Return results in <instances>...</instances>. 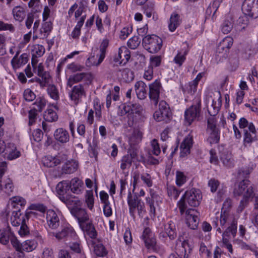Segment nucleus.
I'll list each match as a JSON object with an SVG mask.
<instances>
[{
  "label": "nucleus",
  "mask_w": 258,
  "mask_h": 258,
  "mask_svg": "<svg viewBox=\"0 0 258 258\" xmlns=\"http://www.w3.org/2000/svg\"><path fill=\"white\" fill-rule=\"evenodd\" d=\"M70 99L75 104L77 105L82 101L83 97L86 96V92L84 86L79 84L73 86L69 93Z\"/></svg>",
  "instance_id": "10"
},
{
  "label": "nucleus",
  "mask_w": 258,
  "mask_h": 258,
  "mask_svg": "<svg viewBox=\"0 0 258 258\" xmlns=\"http://www.w3.org/2000/svg\"><path fill=\"white\" fill-rule=\"evenodd\" d=\"M46 104V100L43 97H39L33 103V109H35L37 111L41 112L45 107Z\"/></svg>",
  "instance_id": "44"
},
{
  "label": "nucleus",
  "mask_w": 258,
  "mask_h": 258,
  "mask_svg": "<svg viewBox=\"0 0 258 258\" xmlns=\"http://www.w3.org/2000/svg\"><path fill=\"white\" fill-rule=\"evenodd\" d=\"M84 233L88 235L91 238L95 239L97 236V232L91 220H89L80 225Z\"/></svg>",
  "instance_id": "20"
},
{
  "label": "nucleus",
  "mask_w": 258,
  "mask_h": 258,
  "mask_svg": "<svg viewBox=\"0 0 258 258\" xmlns=\"http://www.w3.org/2000/svg\"><path fill=\"white\" fill-rule=\"evenodd\" d=\"M151 198L147 197L146 198V201L147 204L150 206V213L151 214V216L155 217L156 215V208L154 206V201L156 200L157 202L159 199H160V197L155 193H151Z\"/></svg>",
  "instance_id": "32"
},
{
  "label": "nucleus",
  "mask_w": 258,
  "mask_h": 258,
  "mask_svg": "<svg viewBox=\"0 0 258 258\" xmlns=\"http://www.w3.org/2000/svg\"><path fill=\"white\" fill-rule=\"evenodd\" d=\"M242 10L245 15L253 18L258 17V0H245L242 6Z\"/></svg>",
  "instance_id": "9"
},
{
  "label": "nucleus",
  "mask_w": 258,
  "mask_h": 258,
  "mask_svg": "<svg viewBox=\"0 0 258 258\" xmlns=\"http://www.w3.org/2000/svg\"><path fill=\"white\" fill-rule=\"evenodd\" d=\"M180 238L179 237L175 247L176 252L180 258H187L191 248L187 241L184 240L181 242Z\"/></svg>",
  "instance_id": "13"
},
{
  "label": "nucleus",
  "mask_w": 258,
  "mask_h": 258,
  "mask_svg": "<svg viewBox=\"0 0 258 258\" xmlns=\"http://www.w3.org/2000/svg\"><path fill=\"white\" fill-rule=\"evenodd\" d=\"M187 53V51H185L183 54L179 52L174 58L175 63L177 64L179 66H181L185 60V56Z\"/></svg>",
  "instance_id": "56"
},
{
  "label": "nucleus",
  "mask_w": 258,
  "mask_h": 258,
  "mask_svg": "<svg viewBox=\"0 0 258 258\" xmlns=\"http://www.w3.org/2000/svg\"><path fill=\"white\" fill-rule=\"evenodd\" d=\"M186 181V177L183 172L177 171L176 173V183L178 186L182 185Z\"/></svg>",
  "instance_id": "52"
},
{
  "label": "nucleus",
  "mask_w": 258,
  "mask_h": 258,
  "mask_svg": "<svg viewBox=\"0 0 258 258\" xmlns=\"http://www.w3.org/2000/svg\"><path fill=\"white\" fill-rule=\"evenodd\" d=\"M10 240L12 245L16 250L19 252L22 251V243H21L15 236L12 235Z\"/></svg>",
  "instance_id": "57"
},
{
  "label": "nucleus",
  "mask_w": 258,
  "mask_h": 258,
  "mask_svg": "<svg viewBox=\"0 0 258 258\" xmlns=\"http://www.w3.org/2000/svg\"><path fill=\"white\" fill-rule=\"evenodd\" d=\"M86 76V73H81L71 75L67 81V86L72 87L73 85L81 82Z\"/></svg>",
  "instance_id": "33"
},
{
  "label": "nucleus",
  "mask_w": 258,
  "mask_h": 258,
  "mask_svg": "<svg viewBox=\"0 0 258 258\" xmlns=\"http://www.w3.org/2000/svg\"><path fill=\"white\" fill-rule=\"evenodd\" d=\"M184 212L186 223L188 227L193 230L197 229L200 221L199 212L195 209H186Z\"/></svg>",
  "instance_id": "11"
},
{
  "label": "nucleus",
  "mask_w": 258,
  "mask_h": 258,
  "mask_svg": "<svg viewBox=\"0 0 258 258\" xmlns=\"http://www.w3.org/2000/svg\"><path fill=\"white\" fill-rule=\"evenodd\" d=\"M12 233L9 230H3L0 232V243L4 245L9 243L11 239Z\"/></svg>",
  "instance_id": "42"
},
{
  "label": "nucleus",
  "mask_w": 258,
  "mask_h": 258,
  "mask_svg": "<svg viewBox=\"0 0 258 258\" xmlns=\"http://www.w3.org/2000/svg\"><path fill=\"white\" fill-rule=\"evenodd\" d=\"M57 192L59 195V199L66 205H72L73 203L75 204L77 200L75 197H72L69 194L70 187L69 181L63 180L59 182L56 186Z\"/></svg>",
  "instance_id": "6"
},
{
  "label": "nucleus",
  "mask_w": 258,
  "mask_h": 258,
  "mask_svg": "<svg viewBox=\"0 0 258 258\" xmlns=\"http://www.w3.org/2000/svg\"><path fill=\"white\" fill-rule=\"evenodd\" d=\"M201 110V100L196 98L194 104L187 109L184 112L185 122L186 125H190L191 123L198 119Z\"/></svg>",
  "instance_id": "7"
},
{
  "label": "nucleus",
  "mask_w": 258,
  "mask_h": 258,
  "mask_svg": "<svg viewBox=\"0 0 258 258\" xmlns=\"http://www.w3.org/2000/svg\"><path fill=\"white\" fill-rule=\"evenodd\" d=\"M94 251L98 256H103L107 253L105 247L101 244H96L94 246Z\"/></svg>",
  "instance_id": "55"
},
{
  "label": "nucleus",
  "mask_w": 258,
  "mask_h": 258,
  "mask_svg": "<svg viewBox=\"0 0 258 258\" xmlns=\"http://www.w3.org/2000/svg\"><path fill=\"white\" fill-rule=\"evenodd\" d=\"M127 201L130 215L135 218V212L137 210L139 217L143 218L146 213L144 202L136 194L132 195L131 191L128 193Z\"/></svg>",
  "instance_id": "2"
},
{
  "label": "nucleus",
  "mask_w": 258,
  "mask_h": 258,
  "mask_svg": "<svg viewBox=\"0 0 258 258\" xmlns=\"http://www.w3.org/2000/svg\"><path fill=\"white\" fill-rule=\"evenodd\" d=\"M160 87V83L157 80L149 85V96L150 99L154 101L155 105H157L158 102Z\"/></svg>",
  "instance_id": "17"
},
{
  "label": "nucleus",
  "mask_w": 258,
  "mask_h": 258,
  "mask_svg": "<svg viewBox=\"0 0 258 258\" xmlns=\"http://www.w3.org/2000/svg\"><path fill=\"white\" fill-rule=\"evenodd\" d=\"M67 68L69 70L73 73L76 72H81L84 69L83 66L75 63H72L68 64Z\"/></svg>",
  "instance_id": "61"
},
{
  "label": "nucleus",
  "mask_w": 258,
  "mask_h": 258,
  "mask_svg": "<svg viewBox=\"0 0 258 258\" xmlns=\"http://www.w3.org/2000/svg\"><path fill=\"white\" fill-rule=\"evenodd\" d=\"M237 232V225L233 221L231 225L229 226L225 231L223 232V235L229 237L230 233H231L233 237H234Z\"/></svg>",
  "instance_id": "49"
},
{
  "label": "nucleus",
  "mask_w": 258,
  "mask_h": 258,
  "mask_svg": "<svg viewBox=\"0 0 258 258\" xmlns=\"http://www.w3.org/2000/svg\"><path fill=\"white\" fill-rule=\"evenodd\" d=\"M37 111L34 109H31L29 111V125H31L35 121L37 116Z\"/></svg>",
  "instance_id": "63"
},
{
  "label": "nucleus",
  "mask_w": 258,
  "mask_h": 258,
  "mask_svg": "<svg viewBox=\"0 0 258 258\" xmlns=\"http://www.w3.org/2000/svg\"><path fill=\"white\" fill-rule=\"evenodd\" d=\"M142 238L148 249H154L156 244V240L151 229L147 227L143 231Z\"/></svg>",
  "instance_id": "14"
},
{
  "label": "nucleus",
  "mask_w": 258,
  "mask_h": 258,
  "mask_svg": "<svg viewBox=\"0 0 258 258\" xmlns=\"http://www.w3.org/2000/svg\"><path fill=\"white\" fill-rule=\"evenodd\" d=\"M45 52V48L41 45H35L31 51V54L32 56H37L40 57L42 56Z\"/></svg>",
  "instance_id": "46"
},
{
  "label": "nucleus",
  "mask_w": 258,
  "mask_h": 258,
  "mask_svg": "<svg viewBox=\"0 0 258 258\" xmlns=\"http://www.w3.org/2000/svg\"><path fill=\"white\" fill-rule=\"evenodd\" d=\"M208 186L210 187L211 192H215L220 186V182L215 178H211L208 181Z\"/></svg>",
  "instance_id": "59"
},
{
  "label": "nucleus",
  "mask_w": 258,
  "mask_h": 258,
  "mask_svg": "<svg viewBox=\"0 0 258 258\" xmlns=\"http://www.w3.org/2000/svg\"><path fill=\"white\" fill-rule=\"evenodd\" d=\"M37 246V242L34 240H27L22 243V251L27 252L33 251Z\"/></svg>",
  "instance_id": "40"
},
{
  "label": "nucleus",
  "mask_w": 258,
  "mask_h": 258,
  "mask_svg": "<svg viewBox=\"0 0 258 258\" xmlns=\"http://www.w3.org/2000/svg\"><path fill=\"white\" fill-rule=\"evenodd\" d=\"M35 215V212L32 211L26 212L25 215H23L21 210H18L12 212L11 219H21L22 220H26L28 221L31 216H34Z\"/></svg>",
  "instance_id": "37"
},
{
  "label": "nucleus",
  "mask_w": 258,
  "mask_h": 258,
  "mask_svg": "<svg viewBox=\"0 0 258 258\" xmlns=\"http://www.w3.org/2000/svg\"><path fill=\"white\" fill-rule=\"evenodd\" d=\"M159 110L154 113V117L157 121L166 120L170 118V112L168 105L164 101L159 103Z\"/></svg>",
  "instance_id": "12"
},
{
  "label": "nucleus",
  "mask_w": 258,
  "mask_h": 258,
  "mask_svg": "<svg viewBox=\"0 0 258 258\" xmlns=\"http://www.w3.org/2000/svg\"><path fill=\"white\" fill-rule=\"evenodd\" d=\"M42 163L44 166L53 167L60 164L61 160L58 157L46 156L42 158Z\"/></svg>",
  "instance_id": "29"
},
{
  "label": "nucleus",
  "mask_w": 258,
  "mask_h": 258,
  "mask_svg": "<svg viewBox=\"0 0 258 258\" xmlns=\"http://www.w3.org/2000/svg\"><path fill=\"white\" fill-rule=\"evenodd\" d=\"M54 138L61 144H66L69 142L70 136L69 132L62 127L57 128L54 132Z\"/></svg>",
  "instance_id": "18"
},
{
  "label": "nucleus",
  "mask_w": 258,
  "mask_h": 258,
  "mask_svg": "<svg viewBox=\"0 0 258 258\" xmlns=\"http://www.w3.org/2000/svg\"><path fill=\"white\" fill-rule=\"evenodd\" d=\"M86 203L88 208L92 210L94 206V197L92 190L87 191L86 196Z\"/></svg>",
  "instance_id": "51"
},
{
  "label": "nucleus",
  "mask_w": 258,
  "mask_h": 258,
  "mask_svg": "<svg viewBox=\"0 0 258 258\" xmlns=\"http://www.w3.org/2000/svg\"><path fill=\"white\" fill-rule=\"evenodd\" d=\"M123 110L121 111V115L128 113V124L132 126L134 122H137L143 116V109L141 105L138 104H131L124 105Z\"/></svg>",
  "instance_id": "3"
},
{
  "label": "nucleus",
  "mask_w": 258,
  "mask_h": 258,
  "mask_svg": "<svg viewBox=\"0 0 258 258\" xmlns=\"http://www.w3.org/2000/svg\"><path fill=\"white\" fill-rule=\"evenodd\" d=\"M23 97L26 101L31 102L36 98V95L31 89H26L24 91Z\"/></svg>",
  "instance_id": "53"
},
{
  "label": "nucleus",
  "mask_w": 258,
  "mask_h": 258,
  "mask_svg": "<svg viewBox=\"0 0 258 258\" xmlns=\"http://www.w3.org/2000/svg\"><path fill=\"white\" fill-rule=\"evenodd\" d=\"M219 109L212 105L208 108V111L211 115L208 119V130L210 132L211 137L213 139V142H218L220 139L219 132L216 126V120L215 116L217 114Z\"/></svg>",
  "instance_id": "5"
},
{
  "label": "nucleus",
  "mask_w": 258,
  "mask_h": 258,
  "mask_svg": "<svg viewBox=\"0 0 258 258\" xmlns=\"http://www.w3.org/2000/svg\"><path fill=\"white\" fill-rule=\"evenodd\" d=\"M46 219L49 227L53 229H56L60 224L59 217L57 214L52 210L47 212Z\"/></svg>",
  "instance_id": "19"
},
{
  "label": "nucleus",
  "mask_w": 258,
  "mask_h": 258,
  "mask_svg": "<svg viewBox=\"0 0 258 258\" xmlns=\"http://www.w3.org/2000/svg\"><path fill=\"white\" fill-rule=\"evenodd\" d=\"M162 43V39L155 35H149L143 38V44L144 47L152 53H156L160 50Z\"/></svg>",
  "instance_id": "8"
},
{
  "label": "nucleus",
  "mask_w": 258,
  "mask_h": 258,
  "mask_svg": "<svg viewBox=\"0 0 258 258\" xmlns=\"http://www.w3.org/2000/svg\"><path fill=\"white\" fill-rule=\"evenodd\" d=\"M220 160L226 167L231 168L234 166V162L232 155L227 151L224 152L221 154Z\"/></svg>",
  "instance_id": "30"
},
{
  "label": "nucleus",
  "mask_w": 258,
  "mask_h": 258,
  "mask_svg": "<svg viewBox=\"0 0 258 258\" xmlns=\"http://www.w3.org/2000/svg\"><path fill=\"white\" fill-rule=\"evenodd\" d=\"M147 85L142 81L136 82L135 88L138 98L141 100L144 99L147 96Z\"/></svg>",
  "instance_id": "24"
},
{
  "label": "nucleus",
  "mask_w": 258,
  "mask_h": 258,
  "mask_svg": "<svg viewBox=\"0 0 258 258\" xmlns=\"http://www.w3.org/2000/svg\"><path fill=\"white\" fill-rule=\"evenodd\" d=\"M151 147H152V153L153 154L158 156L160 154L161 152V150L160 148V146L158 141L156 139H154L151 142Z\"/></svg>",
  "instance_id": "58"
},
{
  "label": "nucleus",
  "mask_w": 258,
  "mask_h": 258,
  "mask_svg": "<svg viewBox=\"0 0 258 258\" xmlns=\"http://www.w3.org/2000/svg\"><path fill=\"white\" fill-rule=\"evenodd\" d=\"M130 56L129 50L125 46H122L119 48L118 54L114 57V60L124 65L128 61Z\"/></svg>",
  "instance_id": "16"
},
{
  "label": "nucleus",
  "mask_w": 258,
  "mask_h": 258,
  "mask_svg": "<svg viewBox=\"0 0 258 258\" xmlns=\"http://www.w3.org/2000/svg\"><path fill=\"white\" fill-rule=\"evenodd\" d=\"M235 197L243 196L245 199H249L253 196V188L248 179H243L235 184L233 191Z\"/></svg>",
  "instance_id": "4"
},
{
  "label": "nucleus",
  "mask_w": 258,
  "mask_h": 258,
  "mask_svg": "<svg viewBox=\"0 0 258 258\" xmlns=\"http://www.w3.org/2000/svg\"><path fill=\"white\" fill-rule=\"evenodd\" d=\"M26 222H23L21 225L19 230V234L21 236H25L29 234V229L26 224Z\"/></svg>",
  "instance_id": "62"
},
{
  "label": "nucleus",
  "mask_w": 258,
  "mask_h": 258,
  "mask_svg": "<svg viewBox=\"0 0 258 258\" xmlns=\"http://www.w3.org/2000/svg\"><path fill=\"white\" fill-rule=\"evenodd\" d=\"M233 26V21L232 18L225 20L221 26V31L224 34L229 33Z\"/></svg>",
  "instance_id": "43"
},
{
  "label": "nucleus",
  "mask_w": 258,
  "mask_h": 258,
  "mask_svg": "<svg viewBox=\"0 0 258 258\" xmlns=\"http://www.w3.org/2000/svg\"><path fill=\"white\" fill-rule=\"evenodd\" d=\"M7 158L10 160L15 159L20 156V151L17 150L16 147L13 144H9L5 150Z\"/></svg>",
  "instance_id": "26"
},
{
  "label": "nucleus",
  "mask_w": 258,
  "mask_h": 258,
  "mask_svg": "<svg viewBox=\"0 0 258 258\" xmlns=\"http://www.w3.org/2000/svg\"><path fill=\"white\" fill-rule=\"evenodd\" d=\"M121 79L124 82H131L134 79L133 72L129 69L125 68L120 71Z\"/></svg>",
  "instance_id": "38"
},
{
  "label": "nucleus",
  "mask_w": 258,
  "mask_h": 258,
  "mask_svg": "<svg viewBox=\"0 0 258 258\" xmlns=\"http://www.w3.org/2000/svg\"><path fill=\"white\" fill-rule=\"evenodd\" d=\"M28 60V55L24 53L21 54L20 57L17 59L13 58L11 61V63L13 68L14 70H17L26 64Z\"/></svg>",
  "instance_id": "23"
},
{
  "label": "nucleus",
  "mask_w": 258,
  "mask_h": 258,
  "mask_svg": "<svg viewBox=\"0 0 258 258\" xmlns=\"http://www.w3.org/2000/svg\"><path fill=\"white\" fill-rule=\"evenodd\" d=\"M197 85L196 81H191L185 86L183 90L185 93L192 95L197 91Z\"/></svg>",
  "instance_id": "47"
},
{
  "label": "nucleus",
  "mask_w": 258,
  "mask_h": 258,
  "mask_svg": "<svg viewBox=\"0 0 258 258\" xmlns=\"http://www.w3.org/2000/svg\"><path fill=\"white\" fill-rule=\"evenodd\" d=\"M140 44V40L138 36H134L127 41V46L131 49H136Z\"/></svg>",
  "instance_id": "54"
},
{
  "label": "nucleus",
  "mask_w": 258,
  "mask_h": 258,
  "mask_svg": "<svg viewBox=\"0 0 258 258\" xmlns=\"http://www.w3.org/2000/svg\"><path fill=\"white\" fill-rule=\"evenodd\" d=\"M180 192V191H178L174 186L170 185L167 187V194L171 199L176 200Z\"/></svg>",
  "instance_id": "50"
},
{
  "label": "nucleus",
  "mask_w": 258,
  "mask_h": 258,
  "mask_svg": "<svg viewBox=\"0 0 258 258\" xmlns=\"http://www.w3.org/2000/svg\"><path fill=\"white\" fill-rule=\"evenodd\" d=\"M47 91L50 97L55 100H57L59 98L58 89L54 85H49L47 88Z\"/></svg>",
  "instance_id": "45"
},
{
  "label": "nucleus",
  "mask_w": 258,
  "mask_h": 258,
  "mask_svg": "<svg viewBox=\"0 0 258 258\" xmlns=\"http://www.w3.org/2000/svg\"><path fill=\"white\" fill-rule=\"evenodd\" d=\"M78 167L77 161L72 160L67 161L62 167V172L65 174H71L75 172Z\"/></svg>",
  "instance_id": "28"
},
{
  "label": "nucleus",
  "mask_w": 258,
  "mask_h": 258,
  "mask_svg": "<svg viewBox=\"0 0 258 258\" xmlns=\"http://www.w3.org/2000/svg\"><path fill=\"white\" fill-rule=\"evenodd\" d=\"M41 258H54L53 250L49 248H44Z\"/></svg>",
  "instance_id": "64"
},
{
  "label": "nucleus",
  "mask_w": 258,
  "mask_h": 258,
  "mask_svg": "<svg viewBox=\"0 0 258 258\" xmlns=\"http://www.w3.org/2000/svg\"><path fill=\"white\" fill-rule=\"evenodd\" d=\"M164 231L171 240L174 239L176 237L175 223L173 220H170L165 224Z\"/></svg>",
  "instance_id": "25"
},
{
  "label": "nucleus",
  "mask_w": 258,
  "mask_h": 258,
  "mask_svg": "<svg viewBox=\"0 0 258 258\" xmlns=\"http://www.w3.org/2000/svg\"><path fill=\"white\" fill-rule=\"evenodd\" d=\"M74 234V232L72 228L66 227L62 229L60 232L58 233H53L54 235L57 239L60 240L64 238L72 236Z\"/></svg>",
  "instance_id": "36"
},
{
  "label": "nucleus",
  "mask_w": 258,
  "mask_h": 258,
  "mask_svg": "<svg viewBox=\"0 0 258 258\" xmlns=\"http://www.w3.org/2000/svg\"><path fill=\"white\" fill-rule=\"evenodd\" d=\"M233 43V38L231 37L227 36L225 37L219 44L217 48V51L221 52V51L227 52L232 45Z\"/></svg>",
  "instance_id": "31"
},
{
  "label": "nucleus",
  "mask_w": 258,
  "mask_h": 258,
  "mask_svg": "<svg viewBox=\"0 0 258 258\" xmlns=\"http://www.w3.org/2000/svg\"><path fill=\"white\" fill-rule=\"evenodd\" d=\"M43 117L45 121L48 122L55 121L57 119V115L55 111L51 109H47L44 113Z\"/></svg>",
  "instance_id": "39"
},
{
  "label": "nucleus",
  "mask_w": 258,
  "mask_h": 258,
  "mask_svg": "<svg viewBox=\"0 0 258 258\" xmlns=\"http://www.w3.org/2000/svg\"><path fill=\"white\" fill-rule=\"evenodd\" d=\"M71 212L77 219L79 225L90 220L89 216L85 209L75 207L72 208Z\"/></svg>",
  "instance_id": "15"
},
{
  "label": "nucleus",
  "mask_w": 258,
  "mask_h": 258,
  "mask_svg": "<svg viewBox=\"0 0 258 258\" xmlns=\"http://www.w3.org/2000/svg\"><path fill=\"white\" fill-rule=\"evenodd\" d=\"M181 19L179 14L174 12L172 13L168 23V28L171 32H174L176 29L180 25Z\"/></svg>",
  "instance_id": "22"
},
{
  "label": "nucleus",
  "mask_w": 258,
  "mask_h": 258,
  "mask_svg": "<svg viewBox=\"0 0 258 258\" xmlns=\"http://www.w3.org/2000/svg\"><path fill=\"white\" fill-rule=\"evenodd\" d=\"M192 145L191 137H186L180 145V156L184 157L190 153V149Z\"/></svg>",
  "instance_id": "21"
},
{
  "label": "nucleus",
  "mask_w": 258,
  "mask_h": 258,
  "mask_svg": "<svg viewBox=\"0 0 258 258\" xmlns=\"http://www.w3.org/2000/svg\"><path fill=\"white\" fill-rule=\"evenodd\" d=\"M83 185V181L78 178H74L69 181L70 189L74 194H80L81 193V188Z\"/></svg>",
  "instance_id": "27"
},
{
  "label": "nucleus",
  "mask_w": 258,
  "mask_h": 258,
  "mask_svg": "<svg viewBox=\"0 0 258 258\" xmlns=\"http://www.w3.org/2000/svg\"><path fill=\"white\" fill-rule=\"evenodd\" d=\"M13 14L15 19L20 22H21L24 19L25 16L24 9L18 6L13 9Z\"/></svg>",
  "instance_id": "41"
},
{
  "label": "nucleus",
  "mask_w": 258,
  "mask_h": 258,
  "mask_svg": "<svg viewBox=\"0 0 258 258\" xmlns=\"http://www.w3.org/2000/svg\"><path fill=\"white\" fill-rule=\"evenodd\" d=\"M141 178L148 187H151L152 186L153 182L151 179V177L150 174L149 173H146L142 174L141 175Z\"/></svg>",
  "instance_id": "60"
},
{
  "label": "nucleus",
  "mask_w": 258,
  "mask_h": 258,
  "mask_svg": "<svg viewBox=\"0 0 258 258\" xmlns=\"http://www.w3.org/2000/svg\"><path fill=\"white\" fill-rule=\"evenodd\" d=\"M120 167L122 171H124L126 169L130 168L132 164V161L128 158V157H126L125 155L123 156L122 157L120 161Z\"/></svg>",
  "instance_id": "48"
},
{
  "label": "nucleus",
  "mask_w": 258,
  "mask_h": 258,
  "mask_svg": "<svg viewBox=\"0 0 258 258\" xmlns=\"http://www.w3.org/2000/svg\"><path fill=\"white\" fill-rule=\"evenodd\" d=\"M0 187L2 190L8 194L13 192L14 189L12 180L10 178H7L3 181L0 180Z\"/></svg>",
  "instance_id": "34"
},
{
  "label": "nucleus",
  "mask_w": 258,
  "mask_h": 258,
  "mask_svg": "<svg viewBox=\"0 0 258 258\" xmlns=\"http://www.w3.org/2000/svg\"><path fill=\"white\" fill-rule=\"evenodd\" d=\"M108 45V41L107 40H104L100 46V54L99 55V58L97 62L95 63V62L92 63V64L94 66H98L99 65L103 60L104 59L105 56V53H106V49Z\"/></svg>",
  "instance_id": "35"
},
{
  "label": "nucleus",
  "mask_w": 258,
  "mask_h": 258,
  "mask_svg": "<svg viewBox=\"0 0 258 258\" xmlns=\"http://www.w3.org/2000/svg\"><path fill=\"white\" fill-rule=\"evenodd\" d=\"M202 199L201 191L199 189L192 188L187 190L181 199L178 202V208L181 215L186 209L188 206L192 207L198 206Z\"/></svg>",
  "instance_id": "1"
}]
</instances>
